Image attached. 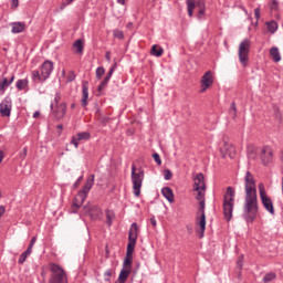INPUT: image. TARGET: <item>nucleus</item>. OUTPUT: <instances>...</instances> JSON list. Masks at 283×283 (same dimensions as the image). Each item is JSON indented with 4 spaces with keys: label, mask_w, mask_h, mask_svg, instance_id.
Instances as JSON below:
<instances>
[{
    "label": "nucleus",
    "mask_w": 283,
    "mask_h": 283,
    "mask_svg": "<svg viewBox=\"0 0 283 283\" xmlns=\"http://www.w3.org/2000/svg\"><path fill=\"white\" fill-rule=\"evenodd\" d=\"M245 182V200H244V218L248 222H253L258 214V195L256 184L252 174L249 171L244 177Z\"/></svg>",
    "instance_id": "obj_1"
},
{
    "label": "nucleus",
    "mask_w": 283,
    "mask_h": 283,
    "mask_svg": "<svg viewBox=\"0 0 283 283\" xmlns=\"http://www.w3.org/2000/svg\"><path fill=\"white\" fill-rule=\"evenodd\" d=\"M193 190L196 192H198L196 199L198 201H200V208H199V212L201 213L200 217H198L196 219V224L197 227H199V230H197V234L199 235L200 239H202L205 237V231H206V184H205V177L202 175V172H198V175H196V177H193Z\"/></svg>",
    "instance_id": "obj_2"
},
{
    "label": "nucleus",
    "mask_w": 283,
    "mask_h": 283,
    "mask_svg": "<svg viewBox=\"0 0 283 283\" xmlns=\"http://www.w3.org/2000/svg\"><path fill=\"white\" fill-rule=\"evenodd\" d=\"M52 72H53V62L50 60H46L41 65L40 71L39 70L32 71V81L34 83H43L51 76Z\"/></svg>",
    "instance_id": "obj_3"
},
{
    "label": "nucleus",
    "mask_w": 283,
    "mask_h": 283,
    "mask_svg": "<svg viewBox=\"0 0 283 283\" xmlns=\"http://www.w3.org/2000/svg\"><path fill=\"white\" fill-rule=\"evenodd\" d=\"M94 182H95V175H90V177H87L86 182H85L84 187L82 188V190H80L77 192V195H75V198L73 200L74 208L80 209L82 207V205L85 201L87 195L90 193Z\"/></svg>",
    "instance_id": "obj_4"
},
{
    "label": "nucleus",
    "mask_w": 283,
    "mask_h": 283,
    "mask_svg": "<svg viewBox=\"0 0 283 283\" xmlns=\"http://www.w3.org/2000/svg\"><path fill=\"white\" fill-rule=\"evenodd\" d=\"M234 198H235V190L231 188V186H229L224 195V201H223V213L228 222L232 219V213L234 209Z\"/></svg>",
    "instance_id": "obj_5"
},
{
    "label": "nucleus",
    "mask_w": 283,
    "mask_h": 283,
    "mask_svg": "<svg viewBox=\"0 0 283 283\" xmlns=\"http://www.w3.org/2000/svg\"><path fill=\"white\" fill-rule=\"evenodd\" d=\"M187 10L190 18L193 15V10L198 8L197 19L205 20L206 15V1L205 0H186Z\"/></svg>",
    "instance_id": "obj_6"
},
{
    "label": "nucleus",
    "mask_w": 283,
    "mask_h": 283,
    "mask_svg": "<svg viewBox=\"0 0 283 283\" xmlns=\"http://www.w3.org/2000/svg\"><path fill=\"white\" fill-rule=\"evenodd\" d=\"M51 277L49 283H69L66 272L57 264H50Z\"/></svg>",
    "instance_id": "obj_7"
},
{
    "label": "nucleus",
    "mask_w": 283,
    "mask_h": 283,
    "mask_svg": "<svg viewBox=\"0 0 283 283\" xmlns=\"http://www.w3.org/2000/svg\"><path fill=\"white\" fill-rule=\"evenodd\" d=\"M251 51V41L250 39H243L242 42L239 44V61L243 67H247L249 64V54Z\"/></svg>",
    "instance_id": "obj_8"
},
{
    "label": "nucleus",
    "mask_w": 283,
    "mask_h": 283,
    "mask_svg": "<svg viewBox=\"0 0 283 283\" xmlns=\"http://www.w3.org/2000/svg\"><path fill=\"white\" fill-rule=\"evenodd\" d=\"M144 180V170L142 168H136V166L133 164L132 166V181L134 185V193L135 196L140 195V188Z\"/></svg>",
    "instance_id": "obj_9"
},
{
    "label": "nucleus",
    "mask_w": 283,
    "mask_h": 283,
    "mask_svg": "<svg viewBox=\"0 0 283 283\" xmlns=\"http://www.w3.org/2000/svg\"><path fill=\"white\" fill-rule=\"evenodd\" d=\"M50 108H51L53 117L56 120H61L64 118V116L66 114L67 104H65V102H61V104L54 105L53 102H51Z\"/></svg>",
    "instance_id": "obj_10"
},
{
    "label": "nucleus",
    "mask_w": 283,
    "mask_h": 283,
    "mask_svg": "<svg viewBox=\"0 0 283 283\" xmlns=\"http://www.w3.org/2000/svg\"><path fill=\"white\" fill-rule=\"evenodd\" d=\"M259 191H260V197L262 200V203L264 206V208L271 213L274 214V206H273V201L270 199V197H268L266 192H265V188L262 184L259 185Z\"/></svg>",
    "instance_id": "obj_11"
},
{
    "label": "nucleus",
    "mask_w": 283,
    "mask_h": 283,
    "mask_svg": "<svg viewBox=\"0 0 283 283\" xmlns=\"http://www.w3.org/2000/svg\"><path fill=\"white\" fill-rule=\"evenodd\" d=\"M260 159L264 166L273 161V149L271 146H263V148H260Z\"/></svg>",
    "instance_id": "obj_12"
},
{
    "label": "nucleus",
    "mask_w": 283,
    "mask_h": 283,
    "mask_svg": "<svg viewBox=\"0 0 283 283\" xmlns=\"http://www.w3.org/2000/svg\"><path fill=\"white\" fill-rule=\"evenodd\" d=\"M138 233H139V229H138V226L137 223H133L130 226V229H129V235H128V244H127V248L129 249H135L136 247V242H137V238H138Z\"/></svg>",
    "instance_id": "obj_13"
},
{
    "label": "nucleus",
    "mask_w": 283,
    "mask_h": 283,
    "mask_svg": "<svg viewBox=\"0 0 283 283\" xmlns=\"http://www.w3.org/2000/svg\"><path fill=\"white\" fill-rule=\"evenodd\" d=\"M12 102L9 96H7L0 104V114L3 117H9L11 115Z\"/></svg>",
    "instance_id": "obj_14"
},
{
    "label": "nucleus",
    "mask_w": 283,
    "mask_h": 283,
    "mask_svg": "<svg viewBox=\"0 0 283 283\" xmlns=\"http://www.w3.org/2000/svg\"><path fill=\"white\" fill-rule=\"evenodd\" d=\"M213 84L212 72L207 71L201 78V93H205Z\"/></svg>",
    "instance_id": "obj_15"
},
{
    "label": "nucleus",
    "mask_w": 283,
    "mask_h": 283,
    "mask_svg": "<svg viewBox=\"0 0 283 283\" xmlns=\"http://www.w3.org/2000/svg\"><path fill=\"white\" fill-rule=\"evenodd\" d=\"M223 146H221L220 150L222 154V157L226 158L229 156L230 158H234L235 156V148L232 146V144H228V142H223Z\"/></svg>",
    "instance_id": "obj_16"
},
{
    "label": "nucleus",
    "mask_w": 283,
    "mask_h": 283,
    "mask_svg": "<svg viewBox=\"0 0 283 283\" xmlns=\"http://www.w3.org/2000/svg\"><path fill=\"white\" fill-rule=\"evenodd\" d=\"M10 27L12 34H20L24 32L27 24L24 21H14L10 23Z\"/></svg>",
    "instance_id": "obj_17"
},
{
    "label": "nucleus",
    "mask_w": 283,
    "mask_h": 283,
    "mask_svg": "<svg viewBox=\"0 0 283 283\" xmlns=\"http://www.w3.org/2000/svg\"><path fill=\"white\" fill-rule=\"evenodd\" d=\"M84 213L90 216L93 220H95L101 214V210L98 206H85Z\"/></svg>",
    "instance_id": "obj_18"
},
{
    "label": "nucleus",
    "mask_w": 283,
    "mask_h": 283,
    "mask_svg": "<svg viewBox=\"0 0 283 283\" xmlns=\"http://www.w3.org/2000/svg\"><path fill=\"white\" fill-rule=\"evenodd\" d=\"M35 242H36V238L33 237L32 240H31V242H30L29 248L27 249V251L23 252V253L20 255L19 261H18L19 264H23V263L25 262L27 258L31 255L32 249H33V245L35 244Z\"/></svg>",
    "instance_id": "obj_19"
},
{
    "label": "nucleus",
    "mask_w": 283,
    "mask_h": 283,
    "mask_svg": "<svg viewBox=\"0 0 283 283\" xmlns=\"http://www.w3.org/2000/svg\"><path fill=\"white\" fill-rule=\"evenodd\" d=\"M135 248L127 247V255L124 260L123 269L132 271L133 253Z\"/></svg>",
    "instance_id": "obj_20"
},
{
    "label": "nucleus",
    "mask_w": 283,
    "mask_h": 283,
    "mask_svg": "<svg viewBox=\"0 0 283 283\" xmlns=\"http://www.w3.org/2000/svg\"><path fill=\"white\" fill-rule=\"evenodd\" d=\"M82 106L83 107H86L88 105V87H87V82H84L83 83V86H82Z\"/></svg>",
    "instance_id": "obj_21"
},
{
    "label": "nucleus",
    "mask_w": 283,
    "mask_h": 283,
    "mask_svg": "<svg viewBox=\"0 0 283 283\" xmlns=\"http://www.w3.org/2000/svg\"><path fill=\"white\" fill-rule=\"evenodd\" d=\"M130 273H132V270L123 268L119 273L118 280L115 283H125Z\"/></svg>",
    "instance_id": "obj_22"
},
{
    "label": "nucleus",
    "mask_w": 283,
    "mask_h": 283,
    "mask_svg": "<svg viewBox=\"0 0 283 283\" xmlns=\"http://www.w3.org/2000/svg\"><path fill=\"white\" fill-rule=\"evenodd\" d=\"M270 54L275 63L281 62L282 56L277 46H272L270 50Z\"/></svg>",
    "instance_id": "obj_23"
},
{
    "label": "nucleus",
    "mask_w": 283,
    "mask_h": 283,
    "mask_svg": "<svg viewBox=\"0 0 283 283\" xmlns=\"http://www.w3.org/2000/svg\"><path fill=\"white\" fill-rule=\"evenodd\" d=\"M161 193L169 202H174L175 197L171 188H169L168 186L166 188H163Z\"/></svg>",
    "instance_id": "obj_24"
},
{
    "label": "nucleus",
    "mask_w": 283,
    "mask_h": 283,
    "mask_svg": "<svg viewBox=\"0 0 283 283\" xmlns=\"http://www.w3.org/2000/svg\"><path fill=\"white\" fill-rule=\"evenodd\" d=\"M150 53L153 56L160 57L164 54V49L157 44L151 46Z\"/></svg>",
    "instance_id": "obj_25"
},
{
    "label": "nucleus",
    "mask_w": 283,
    "mask_h": 283,
    "mask_svg": "<svg viewBox=\"0 0 283 283\" xmlns=\"http://www.w3.org/2000/svg\"><path fill=\"white\" fill-rule=\"evenodd\" d=\"M266 27L271 34H274L279 30V24L275 20L268 21Z\"/></svg>",
    "instance_id": "obj_26"
},
{
    "label": "nucleus",
    "mask_w": 283,
    "mask_h": 283,
    "mask_svg": "<svg viewBox=\"0 0 283 283\" xmlns=\"http://www.w3.org/2000/svg\"><path fill=\"white\" fill-rule=\"evenodd\" d=\"M260 149L261 148H256L255 146H249V148H248L249 158L255 159L256 155L258 154L260 155Z\"/></svg>",
    "instance_id": "obj_27"
},
{
    "label": "nucleus",
    "mask_w": 283,
    "mask_h": 283,
    "mask_svg": "<svg viewBox=\"0 0 283 283\" xmlns=\"http://www.w3.org/2000/svg\"><path fill=\"white\" fill-rule=\"evenodd\" d=\"M28 85H29L28 78H19V80L17 81V84H15V86H17V88H18L19 91L25 90Z\"/></svg>",
    "instance_id": "obj_28"
},
{
    "label": "nucleus",
    "mask_w": 283,
    "mask_h": 283,
    "mask_svg": "<svg viewBox=\"0 0 283 283\" xmlns=\"http://www.w3.org/2000/svg\"><path fill=\"white\" fill-rule=\"evenodd\" d=\"M276 279V274L273 272L266 273L262 280L263 283H271Z\"/></svg>",
    "instance_id": "obj_29"
},
{
    "label": "nucleus",
    "mask_w": 283,
    "mask_h": 283,
    "mask_svg": "<svg viewBox=\"0 0 283 283\" xmlns=\"http://www.w3.org/2000/svg\"><path fill=\"white\" fill-rule=\"evenodd\" d=\"M74 49L76 50L77 54H82V52H83V41L81 39H77L74 42Z\"/></svg>",
    "instance_id": "obj_30"
},
{
    "label": "nucleus",
    "mask_w": 283,
    "mask_h": 283,
    "mask_svg": "<svg viewBox=\"0 0 283 283\" xmlns=\"http://www.w3.org/2000/svg\"><path fill=\"white\" fill-rule=\"evenodd\" d=\"M11 84L9 83L7 77H3L2 81L0 82V92H4L8 86Z\"/></svg>",
    "instance_id": "obj_31"
},
{
    "label": "nucleus",
    "mask_w": 283,
    "mask_h": 283,
    "mask_svg": "<svg viewBox=\"0 0 283 283\" xmlns=\"http://www.w3.org/2000/svg\"><path fill=\"white\" fill-rule=\"evenodd\" d=\"M76 137L78 138V140H88L91 135L90 133H77Z\"/></svg>",
    "instance_id": "obj_32"
},
{
    "label": "nucleus",
    "mask_w": 283,
    "mask_h": 283,
    "mask_svg": "<svg viewBox=\"0 0 283 283\" xmlns=\"http://www.w3.org/2000/svg\"><path fill=\"white\" fill-rule=\"evenodd\" d=\"M109 81L111 78L105 76V78L98 84V92H102L106 87Z\"/></svg>",
    "instance_id": "obj_33"
},
{
    "label": "nucleus",
    "mask_w": 283,
    "mask_h": 283,
    "mask_svg": "<svg viewBox=\"0 0 283 283\" xmlns=\"http://www.w3.org/2000/svg\"><path fill=\"white\" fill-rule=\"evenodd\" d=\"M62 99V93L61 92H56L54 95V101L52 102L55 105H60V101Z\"/></svg>",
    "instance_id": "obj_34"
},
{
    "label": "nucleus",
    "mask_w": 283,
    "mask_h": 283,
    "mask_svg": "<svg viewBox=\"0 0 283 283\" xmlns=\"http://www.w3.org/2000/svg\"><path fill=\"white\" fill-rule=\"evenodd\" d=\"M104 73H105V69L103 66H98L96 69V78L101 80V77L104 75Z\"/></svg>",
    "instance_id": "obj_35"
},
{
    "label": "nucleus",
    "mask_w": 283,
    "mask_h": 283,
    "mask_svg": "<svg viewBox=\"0 0 283 283\" xmlns=\"http://www.w3.org/2000/svg\"><path fill=\"white\" fill-rule=\"evenodd\" d=\"M114 36L118 40H123L124 39V32L122 30H114Z\"/></svg>",
    "instance_id": "obj_36"
},
{
    "label": "nucleus",
    "mask_w": 283,
    "mask_h": 283,
    "mask_svg": "<svg viewBox=\"0 0 283 283\" xmlns=\"http://www.w3.org/2000/svg\"><path fill=\"white\" fill-rule=\"evenodd\" d=\"M112 273H113L112 270H107V271L104 273V280H105L106 282H109V281H111Z\"/></svg>",
    "instance_id": "obj_37"
},
{
    "label": "nucleus",
    "mask_w": 283,
    "mask_h": 283,
    "mask_svg": "<svg viewBox=\"0 0 283 283\" xmlns=\"http://www.w3.org/2000/svg\"><path fill=\"white\" fill-rule=\"evenodd\" d=\"M230 115L232 117H235V115H237V106H235L234 102H232V104H231Z\"/></svg>",
    "instance_id": "obj_38"
},
{
    "label": "nucleus",
    "mask_w": 283,
    "mask_h": 283,
    "mask_svg": "<svg viewBox=\"0 0 283 283\" xmlns=\"http://www.w3.org/2000/svg\"><path fill=\"white\" fill-rule=\"evenodd\" d=\"M270 8L272 11H276L279 9V3L276 0H273L271 3H270Z\"/></svg>",
    "instance_id": "obj_39"
},
{
    "label": "nucleus",
    "mask_w": 283,
    "mask_h": 283,
    "mask_svg": "<svg viewBox=\"0 0 283 283\" xmlns=\"http://www.w3.org/2000/svg\"><path fill=\"white\" fill-rule=\"evenodd\" d=\"M153 158L158 166L161 165V159H160V156L158 155V153H154Z\"/></svg>",
    "instance_id": "obj_40"
},
{
    "label": "nucleus",
    "mask_w": 283,
    "mask_h": 283,
    "mask_svg": "<svg viewBox=\"0 0 283 283\" xmlns=\"http://www.w3.org/2000/svg\"><path fill=\"white\" fill-rule=\"evenodd\" d=\"M164 178L165 180H170L172 178V172L170 170H165Z\"/></svg>",
    "instance_id": "obj_41"
},
{
    "label": "nucleus",
    "mask_w": 283,
    "mask_h": 283,
    "mask_svg": "<svg viewBox=\"0 0 283 283\" xmlns=\"http://www.w3.org/2000/svg\"><path fill=\"white\" fill-rule=\"evenodd\" d=\"M254 17L255 19L259 21L261 18V9L260 8H255L254 10Z\"/></svg>",
    "instance_id": "obj_42"
},
{
    "label": "nucleus",
    "mask_w": 283,
    "mask_h": 283,
    "mask_svg": "<svg viewBox=\"0 0 283 283\" xmlns=\"http://www.w3.org/2000/svg\"><path fill=\"white\" fill-rule=\"evenodd\" d=\"M78 142H80V139H78V137L76 136V137H72V145H74V147L77 149V147H78Z\"/></svg>",
    "instance_id": "obj_43"
},
{
    "label": "nucleus",
    "mask_w": 283,
    "mask_h": 283,
    "mask_svg": "<svg viewBox=\"0 0 283 283\" xmlns=\"http://www.w3.org/2000/svg\"><path fill=\"white\" fill-rule=\"evenodd\" d=\"M74 1H75V0H65V2H63L62 10H63L65 7L72 4Z\"/></svg>",
    "instance_id": "obj_44"
},
{
    "label": "nucleus",
    "mask_w": 283,
    "mask_h": 283,
    "mask_svg": "<svg viewBox=\"0 0 283 283\" xmlns=\"http://www.w3.org/2000/svg\"><path fill=\"white\" fill-rule=\"evenodd\" d=\"M27 155H28V148L25 147L23 148V153H21L20 158L25 159Z\"/></svg>",
    "instance_id": "obj_45"
},
{
    "label": "nucleus",
    "mask_w": 283,
    "mask_h": 283,
    "mask_svg": "<svg viewBox=\"0 0 283 283\" xmlns=\"http://www.w3.org/2000/svg\"><path fill=\"white\" fill-rule=\"evenodd\" d=\"M114 71H115V69H114V67H111L109 72H108L107 75H106V77H107L108 80L112 78V75L114 74Z\"/></svg>",
    "instance_id": "obj_46"
},
{
    "label": "nucleus",
    "mask_w": 283,
    "mask_h": 283,
    "mask_svg": "<svg viewBox=\"0 0 283 283\" xmlns=\"http://www.w3.org/2000/svg\"><path fill=\"white\" fill-rule=\"evenodd\" d=\"M114 71H115V69H114V67H111L109 72H108L107 75H106V77H107L108 80L112 78V75L114 74Z\"/></svg>",
    "instance_id": "obj_47"
},
{
    "label": "nucleus",
    "mask_w": 283,
    "mask_h": 283,
    "mask_svg": "<svg viewBox=\"0 0 283 283\" xmlns=\"http://www.w3.org/2000/svg\"><path fill=\"white\" fill-rule=\"evenodd\" d=\"M82 180H83V175H81L78 179L75 181L74 187H78Z\"/></svg>",
    "instance_id": "obj_48"
},
{
    "label": "nucleus",
    "mask_w": 283,
    "mask_h": 283,
    "mask_svg": "<svg viewBox=\"0 0 283 283\" xmlns=\"http://www.w3.org/2000/svg\"><path fill=\"white\" fill-rule=\"evenodd\" d=\"M150 224H151L154 228L157 227V221H156L155 217H153V218L150 219Z\"/></svg>",
    "instance_id": "obj_49"
},
{
    "label": "nucleus",
    "mask_w": 283,
    "mask_h": 283,
    "mask_svg": "<svg viewBox=\"0 0 283 283\" xmlns=\"http://www.w3.org/2000/svg\"><path fill=\"white\" fill-rule=\"evenodd\" d=\"M6 209L4 206H0V218L4 214Z\"/></svg>",
    "instance_id": "obj_50"
},
{
    "label": "nucleus",
    "mask_w": 283,
    "mask_h": 283,
    "mask_svg": "<svg viewBox=\"0 0 283 283\" xmlns=\"http://www.w3.org/2000/svg\"><path fill=\"white\" fill-rule=\"evenodd\" d=\"M105 57H106L107 62L109 63L111 62V53H109V51H107L105 53Z\"/></svg>",
    "instance_id": "obj_51"
},
{
    "label": "nucleus",
    "mask_w": 283,
    "mask_h": 283,
    "mask_svg": "<svg viewBox=\"0 0 283 283\" xmlns=\"http://www.w3.org/2000/svg\"><path fill=\"white\" fill-rule=\"evenodd\" d=\"M19 1L18 0H12V8H18Z\"/></svg>",
    "instance_id": "obj_52"
},
{
    "label": "nucleus",
    "mask_w": 283,
    "mask_h": 283,
    "mask_svg": "<svg viewBox=\"0 0 283 283\" xmlns=\"http://www.w3.org/2000/svg\"><path fill=\"white\" fill-rule=\"evenodd\" d=\"M238 266H239L240 269H242V266H243V260H242V258L238 261Z\"/></svg>",
    "instance_id": "obj_53"
},
{
    "label": "nucleus",
    "mask_w": 283,
    "mask_h": 283,
    "mask_svg": "<svg viewBox=\"0 0 283 283\" xmlns=\"http://www.w3.org/2000/svg\"><path fill=\"white\" fill-rule=\"evenodd\" d=\"M108 120H109V117H103L102 123H103L104 125H106V124L108 123Z\"/></svg>",
    "instance_id": "obj_54"
},
{
    "label": "nucleus",
    "mask_w": 283,
    "mask_h": 283,
    "mask_svg": "<svg viewBox=\"0 0 283 283\" xmlns=\"http://www.w3.org/2000/svg\"><path fill=\"white\" fill-rule=\"evenodd\" d=\"M4 155L2 153V150H0V164L3 161Z\"/></svg>",
    "instance_id": "obj_55"
},
{
    "label": "nucleus",
    "mask_w": 283,
    "mask_h": 283,
    "mask_svg": "<svg viewBox=\"0 0 283 283\" xmlns=\"http://www.w3.org/2000/svg\"><path fill=\"white\" fill-rule=\"evenodd\" d=\"M107 223L111 226L112 224V217L107 214Z\"/></svg>",
    "instance_id": "obj_56"
},
{
    "label": "nucleus",
    "mask_w": 283,
    "mask_h": 283,
    "mask_svg": "<svg viewBox=\"0 0 283 283\" xmlns=\"http://www.w3.org/2000/svg\"><path fill=\"white\" fill-rule=\"evenodd\" d=\"M40 116L39 111H35V113L33 114V118H38Z\"/></svg>",
    "instance_id": "obj_57"
},
{
    "label": "nucleus",
    "mask_w": 283,
    "mask_h": 283,
    "mask_svg": "<svg viewBox=\"0 0 283 283\" xmlns=\"http://www.w3.org/2000/svg\"><path fill=\"white\" fill-rule=\"evenodd\" d=\"M14 81V75H11V78L9 80V84L11 85Z\"/></svg>",
    "instance_id": "obj_58"
},
{
    "label": "nucleus",
    "mask_w": 283,
    "mask_h": 283,
    "mask_svg": "<svg viewBox=\"0 0 283 283\" xmlns=\"http://www.w3.org/2000/svg\"><path fill=\"white\" fill-rule=\"evenodd\" d=\"M125 1H126V0H117V2H118L119 4H122V6H125Z\"/></svg>",
    "instance_id": "obj_59"
},
{
    "label": "nucleus",
    "mask_w": 283,
    "mask_h": 283,
    "mask_svg": "<svg viewBox=\"0 0 283 283\" xmlns=\"http://www.w3.org/2000/svg\"><path fill=\"white\" fill-rule=\"evenodd\" d=\"M57 128H59V129H63L62 124H59Z\"/></svg>",
    "instance_id": "obj_60"
},
{
    "label": "nucleus",
    "mask_w": 283,
    "mask_h": 283,
    "mask_svg": "<svg viewBox=\"0 0 283 283\" xmlns=\"http://www.w3.org/2000/svg\"><path fill=\"white\" fill-rule=\"evenodd\" d=\"M71 107H72V109H74V108H75V104H72V106H71Z\"/></svg>",
    "instance_id": "obj_61"
},
{
    "label": "nucleus",
    "mask_w": 283,
    "mask_h": 283,
    "mask_svg": "<svg viewBox=\"0 0 283 283\" xmlns=\"http://www.w3.org/2000/svg\"><path fill=\"white\" fill-rule=\"evenodd\" d=\"M282 193H283V178H282Z\"/></svg>",
    "instance_id": "obj_62"
},
{
    "label": "nucleus",
    "mask_w": 283,
    "mask_h": 283,
    "mask_svg": "<svg viewBox=\"0 0 283 283\" xmlns=\"http://www.w3.org/2000/svg\"><path fill=\"white\" fill-rule=\"evenodd\" d=\"M258 24H259V20H256V22H255V27H258Z\"/></svg>",
    "instance_id": "obj_63"
},
{
    "label": "nucleus",
    "mask_w": 283,
    "mask_h": 283,
    "mask_svg": "<svg viewBox=\"0 0 283 283\" xmlns=\"http://www.w3.org/2000/svg\"><path fill=\"white\" fill-rule=\"evenodd\" d=\"M282 159H283V156H282Z\"/></svg>",
    "instance_id": "obj_64"
}]
</instances>
